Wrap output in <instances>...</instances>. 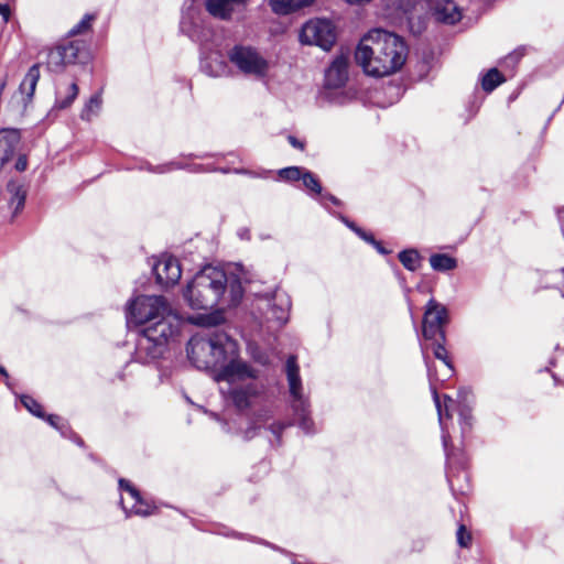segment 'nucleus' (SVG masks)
<instances>
[{
    "label": "nucleus",
    "instance_id": "1",
    "mask_svg": "<svg viewBox=\"0 0 564 564\" xmlns=\"http://www.w3.org/2000/svg\"><path fill=\"white\" fill-rule=\"evenodd\" d=\"M408 54V45L401 36L383 29H372L361 37L355 58L367 75L384 77L400 70Z\"/></svg>",
    "mask_w": 564,
    "mask_h": 564
},
{
    "label": "nucleus",
    "instance_id": "2",
    "mask_svg": "<svg viewBox=\"0 0 564 564\" xmlns=\"http://www.w3.org/2000/svg\"><path fill=\"white\" fill-rule=\"evenodd\" d=\"M241 282L223 269L205 267L188 282L184 297L194 310L236 306L242 299Z\"/></svg>",
    "mask_w": 564,
    "mask_h": 564
},
{
    "label": "nucleus",
    "instance_id": "3",
    "mask_svg": "<svg viewBox=\"0 0 564 564\" xmlns=\"http://www.w3.org/2000/svg\"><path fill=\"white\" fill-rule=\"evenodd\" d=\"M187 356L191 362L202 370H213L215 375L221 372L234 361H241L238 357V345L225 333H213L204 337L193 336L187 344Z\"/></svg>",
    "mask_w": 564,
    "mask_h": 564
},
{
    "label": "nucleus",
    "instance_id": "4",
    "mask_svg": "<svg viewBox=\"0 0 564 564\" xmlns=\"http://www.w3.org/2000/svg\"><path fill=\"white\" fill-rule=\"evenodd\" d=\"M259 372L245 360L234 361L214 379L223 383L220 392L238 410H246L263 392V386L257 382Z\"/></svg>",
    "mask_w": 564,
    "mask_h": 564
},
{
    "label": "nucleus",
    "instance_id": "5",
    "mask_svg": "<svg viewBox=\"0 0 564 564\" xmlns=\"http://www.w3.org/2000/svg\"><path fill=\"white\" fill-rule=\"evenodd\" d=\"M128 324L144 325V328H161V324L170 323L180 328L181 317L161 295H138L127 305Z\"/></svg>",
    "mask_w": 564,
    "mask_h": 564
},
{
    "label": "nucleus",
    "instance_id": "6",
    "mask_svg": "<svg viewBox=\"0 0 564 564\" xmlns=\"http://www.w3.org/2000/svg\"><path fill=\"white\" fill-rule=\"evenodd\" d=\"M161 328H143L137 339L134 359L140 364H150L165 351L170 338L178 333L172 324H161Z\"/></svg>",
    "mask_w": 564,
    "mask_h": 564
},
{
    "label": "nucleus",
    "instance_id": "7",
    "mask_svg": "<svg viewBox=\"0 0 564 564\" xmlns=\"http://www.w3.org/2000/svg\"><path fill=\"white\" fill-rule=\"evenodd\" d=\"M286 378L291 397V408L297 424L306 434L314 432V423L310 416L308 398L303 393L302 380L300 377L296 358L290 356L286 360Z\"/></svg>",
    "mask_w": 564,
    "mask_h": 564
},
{
    "label": "nucleus",
    "instance_id": "8",
    "mask_svg": "<svg viewBox=\"0 0 564 564\" xmlns=\"http://www.w3.org/2000/svg\"><path fill=\"white\" fill-rule=\"evenodd\" d=\"M227 56L239 73L250 78L263 79L271 68L270 61L251 45L236 44L228 51Z\"/></svg>",
    "mask_w": 564,
    "mask_h": 564
},
{
    "label": "nucleus",
    "instance_id": "9",
    "mask_svg": "<svg viewBox=\"0 0 564 564\" xmlns=\"http://www.w3.org/2000/svg\"><path fill=\"white\" fill-rule=\"evenodd\" d=\"M86 56L85 44L70 41L48 50L46 66L51 72L61 73L67 65L82 62Z\"/></svg>",
    "mask_w": 564,
    "mask_h": 564
},
{
    "label": "nucleus",
    "instance_id": "10",
    "mask_svg": "<svg viewBox=\"0 0 564 564\" xmlns=\"http://www.w3.org/2000/svg\"><path fill=\"white\" fill-rule=\"evenodd\" d=\"M256 305L268 321L284 324L288 321L291 300L286 292L276 289L273 293H265L258 296Z\"/></svg>",
    "mask_w": 564,
    "mask_h": 564
},
{
    "label": "nucleus",
    "instance_id": "11",
    "mask_svg": "<svg viewBox=\"0 0 564 564\" xmlns=\"http://www.w3.org/2000/svg\"><path fill=\"white\" fill-rule=\"evenodd\" d=\"M300 40L304 44L316 45L328 51L335 43L336 35L330 21L316 19L303 25Z\"/></svg>",
    "mask_w": 564,
    "mask_h": 564
},
{
    "label": "nucleus",
    "instance_id": "12",
    "mask_svg": "<svg viewBox=\"0 0 564 564\" xmlns=\"http://www.w3.org/2000/svg\"><path fill=\"white\" fill-rule=\"evenodd\" d=\"M448 321V313L444 305L435 300H430L425 307L423 317L422 334L425 340L436 339L446 340L444 326Z\"/></svg>",
    "mask_w": 564,
    "mask_h": 564
},
{
    "label": "nucleus",
    "instance_id": "13",
    "mask_svg": "<svg viewBox=\"0 0 564 564\" xmlns=\"http://www.w3.org/2000/svg\"><path fill=\"white\" fill-rule=\"evenodd\" d=\"M119 487L122 491L120 505L126 513V517L140 516L148 517L154 512L155 507L144 500L139 490L133 487L128 480L119 479Z\"/></svg>",
    "mask_w": 564,
    "mask_h": 564
},
{
    "label": "nucleus",
    "instance_id": "14",
    "mask_svg": "<svg viewBox=\"0 0 564 564\" xmlns=\"http://www.w3.org/2000/svg\"><path fill=\"white\" fill-rule=\"evenodd\" d=\"M193 4L194 0H192L191 6L183 12L181 31L194 42L204 44L209 41L212 30L202 23L198 11Z\"/></svg>",
    "mask_w": 564,
    "mask_h": 564
},
{
    "label": "nucleus",
    "instance_id": "15",
    "mask_svg": "<svg viewBox=\"0 0 564 564\" xmlns=\"http://www.w3.org/2000/svg\"><path fill=\"white\" fill-rule=\"evenodd\" d=\"M156 283L162 288L175 285L182 275V269L176 258L162 254L153 264Z\"/></svg>",
    "mask_w": 564,
    "mask_h": 564
},
{
    "label": "nucleus",
    "instance_id": "16",
    "mask_svg": "<svg viewBox=\"0 0 564 564\" xmlns=\"http://www.w3.org/2000/svg\"><path fill=\"white\" fill-rule=\"evenodd\" d=\"M250 0H205L207 12L219 20H230L235 12L243 10Z\"/></svg>",
    "mask_w": 564,
    "mask_h": 564
},
{
    "label": "nucleus",
    "instance_id": "17",
    "mask_svg": "<svg viewBox=\"0 0 564 564\" xmlns=\"http://www.w3.org/2000/svg\"><path fill=\"white\" fill-rule=\"evenodd\" d=\"M348 79V57L337 56L325 73L326 88L337 89L343 87Z\"/></svg>",
    "mask_w": 564,
    "mask_h": 564
},
{
    "label": "nucleus",
    "instance_id": "18",
    "mask_svg": "<svg viewBox=\"0 0 564 564\" xmlns=\"http://www.w3.org/2000/svg\"><path fill=\"white\" fill-rule=\"evenodd\" d=\"M19 130L6 128L0 130V170L14 156L20 145Z\"/></svg>",
    "mask_w": 564,
    "mask_h": 564
},
{
    "label": "nucleus",
    "instance_id": "19",
    "mask_svg": "<svg viewBox=\"0 0 564 564\" xmlns=\"http://www.w3.org/2000/svg\"><path fill=\"white\" fill-rule=\"evenodd\" d=\"M433 15L440 22L454 24L462 19V12L454 0H436L433 4Z\"/></svg>",
    "mask_w": 564,
    "mask_h": 564
},
{
    "label": "nucleus",
    "instance_id": "20",
    "mask_svg": "<svg viewBox=\"0 0 564 564\" xmlns=\"http://www.w3.org/2000/svg\"><path fill=\"white\" fill-rule=\"evenodd\" d=\"M26 187L20 182L12 181L7 186L8 206L14 218L23 208L26 199Z\"/></svg>",
    "mask_w": 564,
    "mask_h": 564
},
{
    "label": "nucleus",
    "instance_id": "21",
    "mask_svg": "<svg viewBox=\"0 0 564 564\" xmlns=\"http://www.w3.org/2000/svg\"><path fill=\"white\" fill-rule=\"evenodd\" d=\"M433 399H434V402H435V405H436V409H437V413H438V421H440V424L442 426V440H443V446L445 448V452H446V456H447V459H452V454L449 453L448 451V442H449V435L448 433L445 432V429H444V417L447 416L449 417L451 416V410L454 405V401L447 397V395H444V404H442L441 400H440V397L436 392L435 389H433Z\"/></svg>",
    "mask_w": 564,
    "mask_h": 564
},
{
    "label": "nucleus",
    "instance_id": "22",
    "mask_svg": "<svg viewBox=\"0 0 564 564\" xmlns=\"http://www.w3.org/2000/svg\"><path fill=\"white\" fill-rule=\"evenodd\" d=\"M148 170L152 173L164 174L172 172L174 170H188L193 173L207 172L208 169H205L199 164H188L180 160H174L165 164L160 165H149Z\"/></svg>",
    "mask_w": 564,
    "mask_h": 564
},
{
    "label": "nucleus",
    "instance_id": "23",
    "mask_svg": "<svg viewBox=\"0 0 564 564\" xmlns=\"http://www.w3.org/2000/svg\"><path fill=\"white\" fill-rule=\"evenodd\" d=\"M315 0H270L271 9L276 14H289L304 7L311 6Z\"/></svg>",
    "mask_w": 564,
    "mask_h": 564
},
{
    "label": "nucleus",
    "instance_id": "24",
    "mask_svg": "<svg viewBox=\"0 0 564 564\" xmlns=\"http://www.w3.org/2000/svg\"><path fill=\"white\" fill-rule=\"evenodd\" d=\"M40 79V65L34 64L30 67L28 73L25 74L22 83L20 84V91L22 95H25L26 98L30 100L34 93L37 85V82Z\"/></svg>",
    "mask_w": 564,
    "mask_h": 564
},
{
    "label": "nucleus",
    "instance_id": "25",
    "mask_svg": "<svg viewBox=\"0 0 564 564\" xmlns=\"http://www.w3.org/2000/svg\"><path fill=\"white\" fill-rule=\"evenodd\" d=\"M78 95V86L76 83L67 85L65 88L59 87L56 93L55 107L65 109L69 107Z\"/></svg>",
    "mask_w": 564,
    "mask_h": 564
},
{
    "label": "nucleus",
    "instance_id": "26",
    "mask_svg": "<svg viewBox=\"0 0 564 564\" xmlns=\"http://www.w3.org/2000/svg\"><path fill=\"white\" fill-rule=\"evenodd\" d=\"M430 264L435 271H449L457 267L455 258L445 253H435L430 257Z\"/></svg>",
    "mask_w": 564,
    "mask_h": 564
},
{
    "label": "nucleus",
    "instance_id": "27",
    "mask_svg": "<svg viewBox=\"0 0 564 564\" xmlns=\"http://www.w3.org/2000/svg\"><path fill=\"white\" fill-rule=\"evenodd\" d=\"M102 99L100 94L93 95L84 106L80 118L90 121L101 110Z\"/></svg>",
    "mask_w": 564,
    "mask_h": 564
},
{
    "label": "nucleus",
    "instance_id": "28",
    "mask_svg": "<svg viewBox=\"0 0 564 564\" xmlns=\"http://www.w3.org/2000/svg\"><path fill=\"white\" fill-rule=\"evenodd\" d=\"M505 82L503 76L497 68L489 69L481 79V87L485 91L490 93Z\"/></svg>",
    "mask_w": 564,
    "mask_h": 564
},
{
    "label": "nucleus",
    "instance_id": "29",
    "mask_svg": "<svg viewBox=\"0 0 564 564\" xmlns=\"http://www.w3.org/2000/svg\"><path fill=\"white\" fill-rule=\"evenodd\" d=\"M550 371L552 372L554 381L564 386V350L556 352L551 361Z\"/></svg>",
    "mask_w": 564,
    "mask_h": 564
},
{
    "label": "nucleus",
    "instance_id": "30",
    "mask_svg": "<svg viewBox=\"0 0 564 564\" xmlns=\"http://www.w3.org/2000/svg\"><path fill=\"white\" fill-rule=\"evenodd\" d=\"M399 260L410 271H415L420 264V254L414 249L403 250L399 253Z\"/></svg>",
    "mask_w": 564,
    "mask_h": 564
},
{
    "label": "nucleus",
    "instance_id": "31",
    "mask_svg": "<svg viewBox=\"0 0 564 564\" xmlns=\"http://www.w3.org/2000/svg\"><path fill=\"white\" fill-rule=\"evenodd\" d=\"M433 345V355L436 359L444 362V365L447 367L448 372L451 373L453 371L451 360L448 359L447 350L444 346L445 341H442L438 337L436 339H432Z\"/></svg>",
    "mask_w": 564,
    "mask_h": 564
},
{
    "label": "nucleus",
    "instance_id": "32",
    "mask_svg": "<svg viewBox=\"0 0 564 564\" xmlns=\"http://www.w3.org/2000/svg\"><path fill=\"white\" fill-rule=\"evenodd\" d=\"M305 171H306L305 169L300 167V166H289V167L281 169L279 171V176L282 180L289 181V182L302 181Z\"/></svg>",
    "mask_w": 564,
    "mask_h": 564
},
{
    "label": "nucleus",
    "instance_id": "33",
    "mask_svg": "<svg viewBox=\"0 0 564 564\" xmlns=\"http://www.w3.org/2000/svg\"><path fill=\"white\" fill-rule=\"evenodd\" d=\"M303 186L314 193L315 195L322 194V186L319 184L318 178L310 171H305L304 176L302 178Z\"/></svg>",
    "mask_w": 564,
    "mask_h": 564
},
{
    "label": "nucleus",
    "instance_id": "34",
    "mask_svg": "<svg viewBox=\"0 0 564 564\" xmlns=\"http://www.w3.org/2000/svg\"><path fill=\"white\" fill-rule=\"evenodd\" d=\"M21 402L25 409L37 417H44L42 405L30 395H22Z\"/></svg>",
    "mask_w": 564,
    "mask_h": 564
},
{
    "label": "nucleus",
    "instance_id": "35",
    "mask_svg": "<svg viewBox=\"0 0 564 564\" xmlns=\"http://www.w3.org/2000/svg\"><path fill=\"white\" fill-rule=\"evenodd\" d=\"M93 20H94V15L86 14L76 25H74L69 30V32H68L69 35L75 36V35H78L80 33L86 32L90 28V24H91Z\"/></svg>",
    "mask_w": 564,
    "mask_h": 564
},
{
    "label": "nucleus",
    "instance_id": "36",
    "mask_svg": "<svg viewBox=\"0 0 564 564\" xmlns=\"http://www.w3.org/2000/svg\"><path fill=\"white\" fill-rule=\"evenodd\" d=\"M203 69L210 76L217 77L226 72V64L223 61H216L215 66H213L212 63L206 62L203 64Z\"/></svg>",
    "mask_w": 564,
    "mask_h": 564
},
{
    "label": "nucleus",
    "instance_id": "37",
    "mask_svg": "<svg viewBox=\"0 0 564 564\" xmlns=\"http://www.w3.org/2000/svg\"><path fill=\"white\" fill-rule=\"evenodd\" d=\"M343 221L351 229L354 230L362 240L371 243V245H375V242L377 241L372 235L366 232L365 230H362L361 228L357 227L354 223H350L349 220H347L346 218H341Z\"/></svg>",
    "mask_w": 564,
    "mask_h": 564
},
{
    "label": "nucleus",
    "instance_id": "38",
    "mask_svg": "<svg viewBox=\"0 0 564 564\" xmlns=\"http://www.w3.org/2000/svg\"><path fill=\"white\" fill-rule=\"evenodd\" d=\"M43 419H45L46 422L51 426H53L54 429L58 430L62 433V435H66V432H65L66 426H65V424L63 423V420L59 416L51 414V415H47V416L44 415Z\"/></svg>",
    "mask_w": 564,
    "mask_h": 564
},
{
    "label": "nucleus",
    "instance_id": "39",
    "mask_svg": "<svg viewBox=\"0 0 564 564\" xmlns=\"http://www.w3.org/2000/svg\"><path fill=\"white\" fill-rule=\"evenodd\" d=\"M457 542L463 547L468 546L470 542V534L466 532L464 525H460L457 530Z\"/></svg>",
    "mask_w": 564,
    "mask_h": 564
},
{
    "label": "nucleus",
    "instance_id": "40",
    "mask_svg": "<svg viewBox=\"0 0 564 564\" xmlns=\"http://www.w3.org/2000/svg\"><path fill=\"white\" fill-rule=\"evenodd\" d=\"M459 417H460L462 431H463V433H465L471 425L469 411L467 409H462L459 411Z\"/></svg>",
    "mask_w": 564,
    "mask_h": 564
},
{
    "label": "nucleus",
    "instance_id": "41",
    "mask_svg": "<svg viewBox=\"0 0 564 564\" xmlns=\"http://www.w3.org/2000/svg\"><path fill=\"white\" fill-rule=\"evenodd\" d=\"M285 426L286 425L282 422H274V423L270 424L268 427L272 432V434L276 437L278 443H280V437H281V434H282L283 430L285 429Z\"/></svg>",
    "mask_w": 564,
    "mask_h": 564
},
{
    "label": "nucleus",
    "instance_id": "42",
    "mask_svg": "<svg viewBox=\"0 0 564 564\" xmlns=\"http://www.w3.org/2000/svg\"><path fill=\"white\" fill-rule=\"evenodd\" d=\"M549 275H550V278H551L552 280L561 279V283H562V286H561V295H562V297L564 299V268H562V269H561V270H558V271L551 272Z\"/></svg>",
    "mask_w": 564,
    "mask_h": 564
},
{
    "label": "nucleus",
    "instance_id": "43",
    "mask_svg": "<svg viewBox=\"0 0 564 564\" xmlns=\"http://www.w3.org/2000/svg\"><path fill=\"white\" fill-rule=\"evenodd\" d=\"M28 166V161L24 155H20L15 162V170L19 172H23Z\"/></svg>",
    "mask_w": 564,
    "mask_h": 564
},
{
    "label": "nucleus",
    "instance_id": "44",
    "mask_svg": "<svg viewBox=\"0 0 564 564\" xmlns=\"http://www.w3.org/2000/svg\"><path fill=\"white\" fill-rule=\"evenodd\" d=\"M290 144L293 147V148H296L299 150H303L304 149V142L300 141L299 139H296L295 137L293 135H289L288 138Z\"/></svg>",
    "mask_w": 564,
    "mask_h": 564
},
{
    "label": "nucleus",
    "instance_id": "45",
    "mask_svg": "<svg viewBox=\"0 0 564 564\" xmlns=\"http://www.w3.org/2000/svg\"><path fill=\"white\" fill-rule=\"evenodd\" d=\"M319 197H321V203L323 205H325V200H329V202H332L335 205L339 204V200L335 196H333L332 194H324V195L321 194Z\"/></svg>",
    "mask_w": 564,
    "mask_h": 564
},
{
    "label": "nucleus",
    "instance_id": "46",
    "mask_svg": "<svg viewBox=\"0 0 564 564\" xmlns=\"http://www.w3.org/2000/svg\"><path fill=\"white\" fill-rule=\"evenodd\" d=\"M0 14L2 15L3 20L7 22L9 20L10 15V9L9 6L6 3H0Z\"/></svg>",
    "mask_w": 564,
    "mask_h": 564
},
{
    "label": "nucleus",
    "instance_id": "47",
    "mask_svg": "<svg viewBox=\"0 0 564 564\" xmlns=\"http://www.w3.org/2000/svg\"><path fill=\"white\" fill-rule=\"evenodd\" d=\"M271 417L270 415V411L268 410H263L261 411L258 416H257V421L258 422H267L269 419Z\"/></svg>",
    "mask_w": 564,
    "mask_h": 564
},
{
    "label": "nucleus",
    "instance_id": "48",
    "mask_svg": "<svg viewBox=\"0 0 564 564\" xmlns=\"http://www.w3.org/2000/svg\"><path fill=\"white\" fill-rule=\"evenodd\" d=\"M343 1L350 6H366V4L370 3L372 0H343Z\"/></svg>",
    "mask_w": 564,
    "mask_h": 564
},
{
    "label": "nucleus",
    "instance_id": "49",
    "mask_svg": "<svg viewBox=\"0 0 564 564\" xmlns=\"http://www.w3.org/2000/svg\"><path fill=\"white\" fill-rule=\"evenodd\" d=\"M421 348H422L423 357H424V360H425V365H426V367H427L429 376H430V378H432V377H433V375H432L431 366H430V362H429L427 357L425 356V347H424V346H422Z\"/></svg>",
    "mask_w": 564,
    "mask_h": 564
},
{
    "label": "nucleus",
    "instance_id": "50",
    "mask_svg": "<svg viewBox=\"0 0 564 564\" xmlns=\"http://www.w3.org/2000/svg\"><path fill=\"white\" fill-rule=\"evenodd\" d=\"M220 318H221V316L219 314H217L215 316H212V317H208V324L209 325L218 324Z\"/></svg>",
    "mask_w": 564,
    "mask_h": 564
},
{
    "label": "nucleus",
    "instance_id": "51",
    "mask_svg": "<svg viewBox=\"0 0 564 564\" xmlns=\"http://www.w3.org/2000/svg\"><path fill=\"white\" fill-rule=\"evenodd\" d=\"M375 248L378 250V252H380L381 254H387L388 253V250L384 249L380 242L376 241L375 242Z\"/></svg>",
    "mask_w": 564,
    "mask_h": 564
},
{
    "label": "nucleus",
    "instance_id": "52",
    "mask_svg": "<svg viewBox=\"0 0 564 564\" xmlns=\"http://www.w3.org/2000/svg\"><path fill=\"white\" fill-rule=\"evenodd\" d=\"M207 155L205 154H188V155H182L183 159H204Z\"/></svg>",
    "mask_w": 564,
    "mask_h": 564
},
{
    "label": "nucleus",
    "instance_id": "53",
    "mask_svg": "<svg viewBox=\"0 0 564 564\" xmlns=\"http://www.w3.org/2000/svg\"><path fill=\"white\" fill-rule=\"evenodd\" d=\"M254 359L262 365H265L268 362V358L263 356H254Z\"/></svg>",
    "mask_w": 564,
    "mask_h": 564
},
{
    "label": "nucleus",
    "instance_id": "54",
    "mask_svg": "<svg viewBox=\"0 0 564 564\" xmlns=\"http://www.w3.org/2000/svg\"><path fill=\"white\" fill-rule=\"evenodd\" d=\"M518 59H519V55H518L517 53L510 54V55L507 57V61L518 62Z\"/></svg>",
    "mask_w": 564,
    "mask_h": 564
},
{
    "label": "nucleus",
    "instance_id": "55",
    "mask_svg": "<svg viewBox=\"0 0 564 564\" xmlns=\"http://www.w3.org/2000/svg\"><path fill=\"white\" fill-rule=\"evenodd\" d=\"M234 172L237 174H250L247 170H235Z\"/></svg>",
    "mask_w": 564,
    "mask_h": 564
},
{
    "label": "nucleus",
    "instance_id": "56",
    "mask_svg": "<svg viewBox=\"0 0 564 564\" xmlns=\"http://www.w3.org/2000/svg\"><path fill=\"white\" fill-rule=\"evenodd\" d=\"M0 373H1L2 376H4V377H8V372H7V370H6L3 367H1V366H0Z\"/></svg>",
    "mask_w": 564,
    "mask_h": 564
},
{
    "label": "nucleus",
    "instance_id": "57",
    "mask_svg": "<svg viewBox=\"0 0 564 564\" xmlns=\"http://www.w3.org/2000/svg\"><path fill=\"white\" fill-rule=\"evenodd\" d=\"M220 172H223V173H228V172H229V170H227V169H221V170H220Z\"/></svg>",
    "mask_w": 564,
    "mask_h": 564
},
{
    "label": "nucleus",
    "instance_id": "58",
    "mask_svg": "<svg viewBox=\"0 0 564 564\" xmlns=\"http://www.w3.org/2000/svg\"><path fill=\"white\" fill-rule=\"evenodd\" d=\"M246 437H252V434H250V432L248 431V432L246 433Z\"/></svg>",
    "mask_w": 564,
    "mask_h": 564
}]
</instances>
